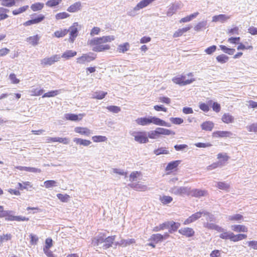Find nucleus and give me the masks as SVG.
Segmentation results:
<instances>
[{
  "instance_id": "nucleus-1",
  "label": "nucleus",
  "mask_w": 257,
  "mask_h": 257,
  "mask_svg": "<svg viewBox=\"0 0 257 257\" xmlns=\"http://www.w3.org/2000/svg\"><path fill=\"white\" fill-rule=\"evenodd\" d=\"M114 40V37L113 36H106L99 38L97 37L88 40L87 44L92 47V51L94 52H102L110 49V46L108 45H103L102 44L111 42Z\"/></svg>"
},
{
  "instance_id": "nucleus-2",
  "label": "nucleus",
  "mask_w": 257,
  "mask_h": 257,
  "mask_svg": "<svg viewBox=\"0 0 257 257\" xmlns=\"http://www.w3.org/2000/svg\"><path fill=\"white\" fill-rule=\"evenodd\" d=\"M136 122L143 126L148 125L150 123H153L157 125L164 126L170 127L171 124L156 116H149L138 118L136 119Z\"/></svg>"
},
{
  "instance_id": "nucleus-3",
  "label": "nucleus",
  "mask_w": 257,
  "mask_h": 257,
  "mask_svg": "<svg viewBox=\"0 0 257 257\" xmlns=\"http://www.w3.org/2000/svg\"><path fill=\"white\" fill-rule=\"evenodd\" d=\"M202 215L207 216L210 218H211L212 216L209 212L203 210L193 214L184 221V224L187 225L192 223L199 219Z\"/></svg>"
},
{
  "instance_id": "nucleus-4",
  "label": "nucleus",
  "mask_w": 257,
  "mask_h": 257,
  "mask_svg": "<svg viewBox=\"0 0 257 257\" xmlns=\"http://www.w3.org/2000/svg\"><path fill=\"white\" fill-rule=\"evenodd\" d=\"M131 135L134 138L135 141L140 143L144 144L149 142L146 132L134 131L130 133Z\"/></svg>"
},
{
  "instance_id": "nucleus-5",
  "label": "nucleus",
  "mask_w": 257,
  "mask_h": 257,
  "mask_svg": "<svg viewBox=\"0 0 257 257\" xmlns=\"http://www.w3.org/2000/svg\"><path fill=\"white\" fill-rule=\"evenodd\" d=\"M169 192L178 196H184L185 195L189 196V188L184 186H174L170 189Z\"/></svg>"
},
{
  "instance_id": "nucleus-6",
  "label": "nucleus",
  "mask_w": 257,
  "mask_h": 257,
  "mask_svg": "<svg viewBox=\"0 0 257 257\" xmlns=\"http://www.w3.org/2000/svg\"><path fill=\"white\" fill-rule=\"evenodd\" d=\"M78 23L77 22L74 23L73 25L68 29V32H70V37L69 39V42L73 43L75 39L77 37L78 34L77 27Z\"/></svg>"
},
{
  "instance_id": "nucleus-7",
  "label": "nucleus",
  "mask_w": 257,
  "mask_h": 257,
  "mask_svg": "<svg viewBox=\"0 0 257 257\" xmlns=\"http://www.w3.org/2000/svg\"><path fill=\"white\" fill-rule=\"evenodd\" d=\"M95 59V55L92 53L83 54L81 57L77 59V63L84 64L85 62H90Z\"/></svg>"
},
{
  "instance_id": "nucleus-8",
  "label": "nucleus",
  "mask_w": 257,
  "mask_h": 257,
  "mask_svg": "<svg viewBox=\"0 0 257 257\" xmlns=\"http://www.w3.org/2000/svg\"><path fill=\"white\" fill-rule=\"evenodd\" d=\"M60 59L58 55H54L50 57L45 58L41 60V64L44 67L47 65H52L55 62H57Z\"/></svg>"
},
{
  "instance_id": "nucleus-9",
  "label": "nucleus",
  "mask_w": 257,
  "mask_h": 257,
  "mask_svg": "<svg viewBox=\"0 0 257 257\" xmlns=\"http://www.w3.org/2000/svg\"><path fill=\"white\" fill-rule=\"evenodd\" d=\"M14 212L11 210H4V207L0 210V217H5L8 221H15V216L13 215Z\"/></svg>"
},
{
  "instance_id": "nucleus-10",
  "label": "nucleus",
  "mask_w": 257,
  "mask_h": 257,
  "mask_svg": "<svg viewBox=\"0 0 257 257\" xmlns=\"http://www.w3.org/2000/svg\"><path fill=\"white\" fill-rule=\"evenodd\" d=\"M172 81L175 83L179 84L180 85H186L191 83L193 82V80H186L185 76H179L173 78Z\"/></svg>"
},
{
  "instance_id": "nucleus-11",
  "label": "nucleus",
  "mask_w": 257,
  "mask_h": 257,
  "mask_svg": "<svg viewBox=\"0 0 257 257\" xmlns=\"http://www.w3.org/2000/svg\"><path fill=\"white\" fill-rule=\"evenodd\" d=\"M230 18V16L226 15L224 14H220L218 15L214 16L212 17V22L214 23L220 22L221 23H224L227 22Z\"/></svg>"
},
{
  "instance_id": "nucleus-12",
  "label": "nucleus",
  "mask_w": 257,
  "mask_h": 257,
  "mask_svg": "<svg viewBox=\"0 0 257 257\" xmlns=\"http://www.w3.org/2000/svg\"><path fill=\"white\" fill-rule=\"evenodd\" d=\"M84 115L85 114L83 113H80L78 115L74 113H66L64 117L67 120L76 121L82 119Z\"/></svg>"
},
{
  "instance_id": "nucleus-13",
  "label": "nucleus",
  "mask_w": 257,
  "mask_h": 257,
  "mask_svg": "<svg viewBox=\"0 0 257 257\" xmlns=\"http://www.w3.org/2000/svg\"><path fill=\"white\" fill-rule=\"evenodd\" d=\"M206 194V191L203 190L195 189L192 190H190L189 189V195L195 197H200L204 196Z\"/></svg>"
},
{
  "instance_id": "nucleus-14",
  "label": "nucleus",
  "mask_w": 257,
  "mask_h": 257,
  "mask_svg": "<svg viewBox=\"0 0 257 257\" xmlns=\"http://www.w3.org/2000/svg\"><path fill=\"white\" fill-rule=\"evenodd\" d=\"M136 242L135 239L134 238H128L126 239H121L119 241L115 242L116 245H119L124 247Z\"/></svg>"
},
{
  "instance_id": "nucleus-15",
  "label": "nucleus",
  "mask_w": 257,
  "mask_h": 257,
  "mask_svg": "<svg viewBox=\"0 0 257 257\" xmlns=\"http://www.w3.org/2000/svg\"><path fill=\"white\" fill-rule=\"evenodd\" d=\"M179 232L186 237H192L195 233L193 229L189 227L181 228L179 229Z\"/></svg>"
},
{
  "instance_id": "nucleus-16",
  "label": "nucleus",
  "mask_w": 257,
  "mask_h": 257,
  "mask_svg": "<svg viewBox=\"0 0 257 257\" xmlns=\"http://www.w3.org/2000/svg\"><path fill=\"white\" fill-rule=\"evenodd\" d=\"M115 238V235L108 236L107 237L105 238L104 239V243L102 244V247L104 249H106L110 247L113 243Z\"/></svg>"
},
{
  "instance_id": "nucleus-17",
  "label": "nucleus",
  "mask_w": 257,
  "mask_h": 257,
  "mask_svg": "<svg viewBox=\"0 0 257 257\" xmlns=\"http://www.w3.org/2000/svg\"><path fill=\"white\" fill-rule=\"evenodd\" d=\"M81 9V3L80 2H76L69 6L67 11L69 13H76Z\"/></svg>"
},
{
  "instance_id": "nucleus-18",
  "label": "nucleus",
  "mask_w": 257,
  "mask_h": 257,
  "mask_svg": "<svg viewBox=\"0 0 257 257\" xmlns=\"http://www.w3.org/2000/svg\"><path fill=\"white\" fill-rule=\"evenodd\" d=\"M213 135L215 137L227 138L231 137L233 134L229 131H216L213 133Z\"/></svg>"
},
{
  "instance_id": "nucleus-19",
  "label": "nucleus",
  "mask_w": 257,
  "mask_h": 257,
  "mask_svg": "<svg viewBox=\"0 0 257 257\" xmlns=\"http://www.w3.org/2000/svg\"><path fill=\"white\" fill-rule=\"evenodd\" d=\"M16 168L20 171H25L27 172L32 173H41V170L40 169L36 168L34 167H28L24 166H17Z\"/></svg>"
},
{
  "instance_id": "nucleus-20",
  "label": "nucleus",
  "mask_w": 257,
  "mask_h": 257,
  "mask_svg": "<svg viewBox=\"0 0 257 257\" xmlns=\"http://www.w3.org/2000/svg\"><path fill=\"white\" fill-rule=\"evenodd\" d=\"M128 186L136 191H144L147 190V186L140 183H131Z\"/></svg>"
},
{
  "instance_id": "nucleus-21",
  "label": "nucleus",
  "mask_w": 257,
  "mask_h": 257,
  "mask_svg": "<svg viewBox=\"0 0 257 257\" xmlns=\"http://www.w3.org/2000/svg\"><path fill=\"white\" fill-rule=\"evenodd\" d=\"M180 9V5L179 4H173L168 9L167 15L169 17L172 16L173 14Z\"/></svg>"
},
{
  "instance_id": "nucleus-22",
  "label": "nucleus",
  "mask_w": 257,
  "mask_h": 257,
  "mask_svg": "<svg viewBox=\"0 0 257 257\" xmlns=\"http://www.w3.org/2000/svg\"><path fill=\"white\" fill-rule=\"evenodd\" d=\"M105 238L101 235H98L92 240V243L94 246H100L102 247V245L104 243Z\"/></svg>"
},
{
  "instance_id": "nucleus-23",
  "label": "nucleus",
  "mask_w": 257,
  "mask_h": 257,
  "mask_svg": "<svg viewBox=\"0 0 257 257\" xmlns=\"http://www.w3.org/2000/svg\"><path fill=\"white\" fill-rule=\"evenodd\" d=\"M74 131L77 133L86 136H89L91 134V131L86 127H76Z\"/></svg>"
},
{
  "instance_id": "nucleus-24",
  "label": "nucleus",
  "mask_w": 257,
  "mask_h": 257,
  "mask_svg": "<svg viewBox=\"0 0 257 257\" xmlns=\"http://www.w3.org/2000/svg\"><path fill=\"white\" fill-rule=\"evenodd\" d=\"M77 145L87 147L89 146L91 142L89 140H84L80 138H75L73 140Z\"/></svg>"
},
{
  "instance_id": "nucleus-25",
  "label": "nucleus",
  "mask_w": 257,
  "mask_h": 257,
  "mask_svg": "<svg viewBox=\"0 0 257 257\" xmlns=\"http://www.w3.org/2000/svg\"><path fill=\"white\" fill-rule=\"evenodd\" d=\"M231 229L237 232H246L248 230L247 228L243 225H232L231 226Z\"/></svg>"
},
{
  "instance_id": "nucleus-26",
  "label": "nucleus",
  "mask_w": 257,
  "mask_h": 257,
  "mask_svg": "<svg viewBox=\"0 0 257 257\" xmlns=\"http://www.w3.org/2000/svg\"><path fill=\"white\" fill-rule=\"evenodd\" d=\"M202 130L206 131H211L214 127V123L210 121H206L201 125Z\"/></svg>"
},
{
  "instance_id": "nucleus-27",
  "label": "nucleus",
  "mask_w": 257,
  "mask_h": 257,
  "mask_svg": "<svg viewBox=\"0 0 257 257\" xmlns=\"http://www.w3.org/2000/svg\"><path fill=\"white\" fill-rule=\"evenodd\" d=\"M157 130L159 136L160 135L169 136L171 135H174L175 134L174 132L167 128H164L163 127H157Z\"/></svg>"
},
{
  "instance_id": "nucleus-28",
  "label": "nucleus",
  "mask_w": 257,
  "mask_h": 257,
  "mask_svg": "<svg viewBox=\"0 0 257 257\" xmlns=\"http://www.w3.org/2000/svg\"><path fill=\"white\" fill-rule=\"evenodd\" d=\"M40 39V37L38 35H36L27 38L26 41L33 46H36L38 44Z\"/></svg>"
},
{
  "instance_id": "nucleus-29",
  "label": "nucleus",
  "mask_w": 257,
  "mask_h": 257,
  "mask_svg": "<svg viewBox=\"0 0 257 257\" xmlns=\"http://www.w3.org/2000/svg\"><path fill=\"white\" fill-rule=\"evenodd\" d=\"M223 122L226 123H232L234 121V117L229 113H224L221 118Z\"/></svg>"
},
{
  "instance_id": "nucleus-30",
  "label": "nucleus",
  "mask_w": 257,
  "mask_h": 257,
  "mask_svg": "<svg viewBox=\"0 0 257 257\" xmlns=\"http://www.w3.org/2000/svg\"><path fill=\"white\" fill-rule=\"evenodd\" d=\"M247 237V235L244 234H238L235 235L233 232L232 233L231 241L233 242H237L245 239Z\"/></svg>"
},
{
  "instance_id": "nucleus-31",
  "label": "nucleus",
  "mask_w": 257,
  "mask_h": 257,
  "mask_svg": "<svg viewBox=\"0 0 257 257\" xmlns=\"http://www.w3.org/2000/svg\"><path fill=\"white\" fill-rule=\"evenodd\" d=\"M170 227L169 221L165 222L162 224H160L159 226H156L154 228L153 231H159L165 229H168Z\"/></svg>"
},
{
  "instance_id": "nucleus-32",
  "label": "nucleus",
  "mask_w": 257,
  "mask_h": 257,
  "mask_svg": "<svg viewBox=\"0 0 257 257\" xmlns=\"http://www.w3.org/2000/svg\"><path fill=\"white\" fill-rule=\"evenodd\" d=\"M106 94L107 92L101 91H97L93 93L92 98L97 99H102L106 96Z\"/></svg>"
},
{
  "instance_id": "nucleus-33",
  "label": "nucleus",
  "mask_w": 257,
  "mask_h": 257,
  "mask_svg": "<svg viewBox=\"0 0 257 257\" xmlns=\"http://www.w3.org/2000/svg\"><path fill=\"white\" fill-rule=\"evenodd\" d=\"M190 29H191L190 27H187L183 28L182 29H179L174 33V34L173 35V37L175 38L180 37L184 33H185L186 32H187L188 31H189Z\"/></svg>"
},
{
  "instance_id": "nucleus-34",
  "label": "nucleus",
  "mask_w": 257,
  "mask_h": 257,
  "mask_svg": "<svg viewBox=\"0 0 257 257\" xmlns=\"http://www.w3.org/2000/svg\"><path fill=\"white\" fill-rule=\"evenodd\" d=\"M180 161H174L169 163L166 168L167 171H171L175 169L180 164Z\"/></svg>"
},
{
  "instance_id": "nucleus-35",
  "label": "nucleus",
  "mask_w": 257,
  "mask_h": 257,
  "mask_svg": "<svg viewBox=\"0 0 257 257\" xmlns=\"http://www.w3.org/2000/svg\"><path fill=\"white\" fill-rule=\"evenodd\" d=\"M150 239L152 241H153L155 243H157L163 240V235L161 234H154L151 236Z\"/></svg>"
},
{
  "instance_id": "nucleus-36",
  "label": "nucleus",
  "mask_w": 257,
  "mask_h": 257,
  "mask_svg": "<svg viewBox=\"0 0 257 257\" xmlns=\"http://www.w3.org/2000/svg\"><path fill=\"white\" fill-rule=\"evenodd\" d=\"M44 186L46 188H50L58 186V183L55 180H47L44 182Z\"/></svg>"
},
{
  "instance_id": "nucleus-37",
  "label": "nucleus",
  "mask_w": 257,
  "mask_h": 257,
  "mask_svg": "<svg viewBox=\"0 0 257 257\" xmlns=\"http://www.w3.org/2000/svg\"><path fill=\"white\" fill-rule=\"evenodd\" d=\"M77 52L76 51H73L72 50H67L62 54L61 57L68 59L71 57L75 56Z\"/></svg>"
},
{
  "instance_id": "nucleus-38",
  "label": "nucleus",
  "mask_w": 257,
  "mask_h": 257,
  "mask_svg": "<svg viewBox=\"0 0 257 257\" xmlns=\"http://www.w3.org/2000/svg\"><path fill=\"white\" fill-rule=\"evenodd\" d=\"M44 7V4L36 3L31 6V9L34 12L41 11Z\"/></svg>"
},
{
  "instance_id": "nucleus-39",
  "label": "nucleus",
  "mask_w": 257,
  "mask_h": 257,
  "mask_svg": "<svg viewBox=\"0 0 257 257\" xmlns=\"http://www.w3.org/2000/svg\"><path fill=\"white\" fill-rule=\"evenodd\" d=\"M212 103V100H209L207 102V104L205 103H200L199 104V108L202 111L206 112L209 110V105H211Z\"/></svg>"
},
{
  "instance_id": "nucleus-40",
  "label": "nucleus",
  "mask_w": 257,
  "mask_h": 257,
  "mask_svg": "<svg viewBox=\"0 0 257 257\" xmlns=\"http://www.w3.org/2000/svg\"><path fill=\"white\" fill-rule=\"evenodd\" d=\"M1 5L4 7H11L15 5V0H0Z\"/></svg>"
},
{
  "instance_id": "nucleus-41",
  "label": "nucleus",
  "mask_w": 257,
  "mask_h": 257,
  "mask_svg": "<svg viewBox=\"0 0 257 257\" xmlns=\"http://www.w3.org/2000/svg\"><path fill=\"white\" fill-rule=\"evenodd\" d=\"M60 91L59 90H52L46 92L42 96L43 98L54 97L60 93Z\"/></svg>"
},
{
  "instance_id": "nucleus-42",
  "label": "nucleus",
  "mask_w": 257,
  "mask_h": 257,
  "mask_svg": "<svg viewBox=\"0 0 257 257\" xmlns=\"http://www.w3.org/2000/svg\"><path fill=\"white\" fill-rule=\"evenodd\" d=\"M148 138L152 139H156L159 138L157 128L154 131H151L147 133Z\"/></svg>"
},
{
  "instance_id": "nucleus-43",
  "label": "nucleus",
  "mask_w": 257,
  "mask_h": 257,
  "mask_svg": "<svg viewBox=\"0 0 257 257\" xmlns=\"http://www.w3.org/2000/svg\"><path fill=\"white\" fill-rule=\"evenodd\" d=\"M68 32L67 29H63L57 31L54 33V36L57 38H62L64 37Z\"/></svg>"
},
{
  "instance_id": "nucleus-44",
  "label": "nucleus",
  "mask_w": 257,
  "mask_h": 257,
  "mask_svg": "<svg viewBox=\"0 0 257 257\" xmlns=\"http://www.w3.org/2000/svg\"><path fill=\"white\" fill-rule=\"evenodd\" d=\"M232 232L227 231L226 229L223 231L220 235L219 237L223 239H230L231 240Z\"/></svg>"
},
{
  "instance_id": "nucleus-45",
  "label": "nucleus",
  "mask_w": 257,
  "mask_h": 257,
  "mask_svg": "<svg viewBox=\"0 0 257 257\" xmlns=\"http://www.w3.org/2000/svg\"><path fill=\"white\" fill-rule=\"evenodd\" d=\"M12 237V235L10 233L3 234L0 235V246L3 242L11 240Z\"/></svg>"
},
{
  "instance_id": "nucleus-46",
  "label": "nucleus",
  "mask_w": 257,
  "mask_h": 257,
  "mask_svg": "<svg viewBox=\"0 0 257 257\" xmlns=\"http://www.w3.org/2000/svg\"><path fill=\"white\" fill-rule=\"evenodd\" d=\"M9 10L7 9L0 7V21L8 18L9 16L6 14Z\"/></svg>"
},
{
  "instance_id": "nucleus-47",
  "label": "nucleus",
  "mask_w": 257,
  "mask_h": 257,
  "mask_svg": "<svg viewBox=\"0 0 257 257\" xmlns=\"http://www.w3.org/2000/svg\"><path fill=\"white\" fill-rule=\"evenodd\" d=\"M154 153L158 156L162 154H168L169 151L166 148H160L155 150Z\"/></svg>"
},
{
  "instance_id": "nucleus-48",
  "label": "nucleus",
  "mask_w": 257,
  "mask_h": 257,
  "mask_svg": "<svg viewBox=\"0 0 257 257\" xmlns=\"http://www.w3.org/2000/svg\"><path fill=\"white\" fill-rule=\"evenodd\" d=\"M170 223V227L168 228L169 232L170 233H172V231H175L177 230L180 226V224L179 223H176L174 221L169 222Z\"/></svg>"
},
{
  "instance_id": "nucleus-49",
  "label": "nucleus",
  "mask_w": 257,
  "mask_h": 257,
  "mask_svg": "<svg viewBox=\"0 0 257 257\" xmlns=\"http://www.w3.org/2000/svg\"><path fill=\"white\" fill-rule=\"evenodd\" d=\"M223 166V164L222 163V161H218L217 162L214 163L212 164L211 165L208 166L207 167V170H212L214 169L217 168V167H221Z\"/></svg>"
},
{
  "instance_id": "nucleus-50",
  "label": "nucleus",
  "mask_w": 257,
  "mask_h": 257,
  "mask_svg": "<svg viewBox=\"0 0 257 257\" xmlns=\"http://www.w3.org/2000/svg\"><path fill=\"white\" fill-rule=\"evenodd\" d=\"M61 1L62 0H49L46 2V5L48 7L53 8L58 5Z\"/></svg>"
},
{
  "instance_id": "nucleus-51",
  "label": "nucleus",
  "mask_w": 257,
  "mask_h": 257,
  "mask_svg": "<svg viewBox=\"0 0 257 257\" xmlns=\"http://www.w3.org/2000/svg\"><path fill=\"white\" fill-rule=\"evenodd\" d=\"M229 59V57L224 55V54H221L220 55H218L216 57V60L222 64L226 63Z\"/></svg>"
},
{
  "instance_id": "nucleus-52",
  "label": "nucleus",
  "mask_w": 257,
  "mask_h": 257,
  "mask_svg": "<svg viewBox=\"0 0 257 257\" xmlns=\"http://www.w3.org/2000/svg\"><path fill=\"white\" fill-rule=\"evenodd\" d=\"M129 46L128 43H125L118 46V50L120 53H124L128 50Z\"/></svg>"
},
{
  "instance_id": "nucleus-53",
  "label": "nucleus",
  "mask_w": 257,
  "mask_h": 257,
  "mask_svg": "<svg viewBox=\"0 0 257 257\" xmlns=\"http://www.w3.org/2000/svg\"><path fill=\"white\" fill-rule=\"evenodd\" d=\"M216 183V186L221 190H226L229 187V185L225 182H218Z\"/></svg>"
},
{
  "instance_id": "nucleus-54",
  "label": "nucleus",
  "mask_w": 257,
  "mask_h": 257,
  "mask_svg": "<svg viewBox=\"0 0 257 257\" xmlns=\"http://www.w3.org/2000/svg\"><path fill=\"white\" fill-rule=\"evenodd\" d=\"M207 25V21H204L198 23L194 27V30L196 31H199L202 29L205 28Z\"/></svg>"
},
{
  "instance_id": "nucleus-55",
  "label": "nucleus",
  "mask_w": 257,
  "mask_h": 257,
  "mask_svg": "<svg viewBox=\"0 0 257 257\" xmlns=\"http://www.w3.org/2000/svg\"><path fill=\"white\" fill-rule=\"evenodd\" d=\"M107 138L102 136H95L92 137V140L94 142H103L107 141Z\"/></svg>"
},
{
  "instance_id": "nucleus-56",
  "label": "nucleus",
  "mask_w": 257,
  "mask_h": 257,
  "mask_svg": "<svg viewBox=\"0 0 257 257\" xmlns=\"http://www.w3.org/2000/svg\"><path fill=\"white\" fill-rule=\"evenodd\" d=\"M29 8L28 6H25L19 8L18 9L13 11L12 13L14 15H18L25 12Z\"/></svg>"
},
{
  "instance_id": "nucleus-57",
  "label": "nucleus",
  "mask_w": 257,
  "mask_h": 257,
  "mask_svg": "<svg viewBox=\"0 0 257 257\" xmlns=\"http://www.w3.org/2000/svg\"><path fill=\"white\" fill-rule=\"evenodd\" d=\"M160 200L162 203L166 204L171 202L173 200V198L172 197L169 196H163L162 197H160Z\"/></svg>"
},
{
  "instance_id": "nucleus-58",
  "label": "nucleus",
  "mask_w": 257,
  "mask_h": 257,
  "mask_svg": "<svg viewBox=\"0 0 257 257\" xmlns=\"http://www.w3.org/2000/svg\"><path fill=\"white\" fill-rule=\"evenodd\" d=\"M70 16V15L68 13H67L66 12H61L55 15V18L56 20H62L64 19L67 18H68Z\"/></svg>"
},
{
  "instance_id": "nucleus-59",
  "label": "nucleus",
  "mask_w": 257,
  "mask_h": 257,
  "mask_svg": "<svg viewBox=\"0 0 257 257\" xmlns=\"http://www.w3.org/2000/svg\"><path fill=\"white\" fill-rule=\"evenodd\" d=\"M243 219V216L241 214H236L228 216V219L231 221H239Z\"/></svg>"
},
{
  "instance_id": "nucleus-60",
  "label": "nucleus",
  "mask_w": 257,
  "mask_h": 257,
  "mask_svg": "<svg viewBox=\"0 0 257 257\" xmlns=\"http://www.w3.org/2000/svg\"><path fill=\"white\" fill-rule=\"evenodd\" d=\"M58 198L63 202H67L70 198L69 195L59 193L57 194Z\"/></svg>"
},
{
  "instance_id": "nucleus-61",
  "label": "nucleus",
  "mask_w": 257,
  "mask_h": 257,
  "mask_svg": "<svg viewBox=\"0 0 257 257\" xmlns=\"http://www.w3.org/2000/svg\"><path fill=\"white\" fill-rule=\"evenodd\" d=\"M106 108L110 112L117 113L120 111L119 107L115 105H110L106 107Z\"/></svg>"
},
{
  "instance_id": "nucleus-62",
  "label": "nucleus",
  "mask_w": 257,
  "mask_h": 257,
  "mask_svg": "<svg viewBox=\"0 0 257 257\" xmlns=\"http://www.w3.org/2000/svg\"><path fill=\"white\" fill-rule=\"evenodd\" d=\"M45 16L42 14H40L37 18L31 19L33 25L38 24L44 20Z\"/></svg>"
},
{
  "instance_id": "nucleus-63",
  "label": "nucleus",
  "mask_w": 257,
  "mask_h": 257,
  "mask_svg": "<svg viewBox=\"0 0 257 257\" xmlns=\"http://www.w3.org/2000/svg\"><path fill=\"white\" fill-rule=\"evenodd\" d=\"M170 120L172 123L175 124H180L184 121L183 119L180 117H171Z\"/></svg>"
},
{
  "instance_id": "nucleus-64",
  "label": "nucleus",
  "mask_w": 257,
  "mask_h": 257,
  "mask_svg": "<svg viewBox=\"0 0 257 257\" xmlns=\"http://www.w3.org/2000/svg\"><path fill=\"white\" fill-rule=\"evenodd\" d=\"M246 128L249 132L257 133V123H253L247 125Z\"/></svg>"
}]
</instances>
